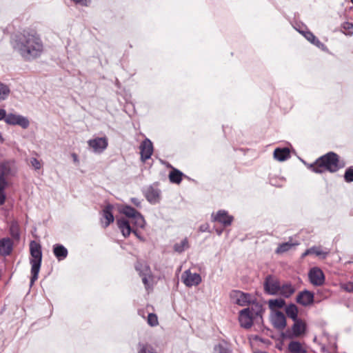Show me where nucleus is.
<instances>
[{"instance_id": "obj_1", "label": "nucleus", "mask_w": 353, "mask_h": 353, "mask_svg": "<svg viewBox=\"0 0 353 353\" xmlns=\"http://www.w3.org/2000/svg\"><path fill=\"white\" fill-rule=\"evenodd\" d=\"M14 48L26 61H32L41 56L43 45L34 30H24L16 36Z\"/></svg>"}, {"instance_id": "obj_2", "label": "nucleus", "mask_w": 353, "mask_h": 353, "mask_svg": "<svg viewBox=\"0 0 353 353\" xmlns=\"http://www.w3.org/2000/svg\"><path fill=\"white\" fill-rule=\"evenodd\" d=\"M341 168L339 157L334 152H327L319 157L314 163L307 165V168L316 174H322L325 172L334 173Z\"/></svg>"}, {"instance_id": "obj_3", "label": "nucleus", "mask_w": 353, "mask_h": 353, "mask_svg": "<svg viewBox=\"0 0 353 353\" xmlns=\"http://www.w3.org/2000/svg\"><path fill=\"white\" fill-rule=\"evenodd\" d=\"M264 311L263 306L260 303H253L252 306L241 310L239 313L240 325L245 329L250 328L254 319L262 318Z\"/></svg>"}, {"instance_id": "obj_4", "label": "nucleus", "mask_w": 353, "mask_h": 353, "mask_svg": "<svg viewBox=\"0 0 353 353\" xmlns=\"http://www.w3.org/2000/svg\"><path fill=\"white\" fill-rule=\"evenodd\" d=\"M30 252L31 255L30 259L31 264L30 285H32L38 279L41 265L42 251L40 243L32 241L30 243Z\"/></svg>"}, {"instance_id": "obj_5", "label": "nucleus", "mask_w": 353, "mask_h": 353, "mask_svg": "<svg viewBox=\"0 0 353 353\" xmlns=\"http://www.w3.org/2000/svg\"><path fill=\"white\" fill-rule=\"evenodd\" d=\"M121 212L131 219V223L137 228H143L145 226V219L141 214L130 205H123Z\"/></svg>"}, {"instance_id": "obj_6", "label": "nucleus", "mask_w": 353, "mask_h": 353, "mask_svg": "<svg viewBox=\"0 0 353 353\" xmlns=\"http://www.w3.org/2000/svg\"><path fill=\"white\" fill-rule=\"evenodd\" d=\"M230 296L234 303L242 307L252 306L253 303H259L256 299H253L250 294L240 290L232 291Z\"/></svg>"}, {"instance_id": "obj_7", "label": "nucleus", "mask_w": 353, "mask_h": 353, "mask_svg": "<svg viewBox=\"0 0 353 353\" xmlns=\"http://www.w3.org/2000/svg\"><path fill=\"white\" fill-rule=\"evenodd\" d=\"M280 281L272 275L265 277L263 283L264 292L269 295H277L280 290Z\"/></svg>"}, {"instance_id": "obj_8", "label": "nucleus", "mask_w": 353, "mask_h": 353, "mask_svg": "<svg viewBox=\"0 0 353 353\" xmlns=\"http://www.w3.org/2000/svg\"><path fill=\"white\" fill-rule=\"evenodd\" d=\"M308 279L313 286H322L325 281L323 270L319 267L312 268L308 272Z\"/></svg>"}, {"instance_id": "obj_9", "label": "nucleus", "mask_w": 353, "mask_h": 353, "mask_svg": "<svg viewBox=\"0 0 353 353\" xmlns=\"http://www.w3.org/2000/svg\"><path fill=\"white\" fill-rule=\"evenodd\" d=\"M4 121L8 125H19L23 129L28 128L30 125V121L27 117L12 113L6 114Z\"/></svg>"}, {"instance_id": "obj_10", "label": "nucleus", "mask_w": 353, "mask_h": 353, "mask_svg": "<svg viewBox=\"0 0 353 353\" xmlns=\"http://www.w3.org/2000/svg\"><path fill=\"white\" fill-rule=\"evenodd\" d=\"M88 146L95 153L103 152L108 145V139L106 137H96L88 141Z\"/></svg>"}, {"instance_id": "obj_11", "label": "nucleus", "mask_w": 353, "mask_h": 353, "mask_svg": "<svg viewBox=\"0 0 353 353\" xmlns=\"http://www.w3.org/2000/svg\"><path fill=\"white\" fill-rule=\"evenodd\" d=\"M211 219L212 221L219 222L224 227H228L232 224L234 217L230 215L226 210H220L215 214L213 213Z\"/></svg>"}, {"instance_id": "obj_12", "label": "nucleus", "mask_w": 353, "mask_h": 353, "mask_svg": "<svg viewBox=\"0 0 353 353\" xmlns=\"http://www.w3.org/2000/svg\"><path fill=\"white\" fill-rule=\"evenodd\" d=\"M273 327L279 331L283 330L286 327V318L281 311L274 312L270 317Z\"/></svg>"}, {"instance_id": "obj_13", "label": "nucleus", "mask_w": 353, "mask_h": 353, "mask_svg": "<svg viewBox=\"0 0 353 353\" xmlns=\"http://www.w3.org/2000/svg\"><path fill=\"white\" fill-rule=\"evenodd\" d=\"M141 160L145 162L148 159H150L153 154V144L152 141L146 138L141 143L140 146Z\"/></svg>"}, {"instance_id": "obj_14", "label": "nucleus", "mask_w": 353, "mask_h": 353, "mask_svg": "<svg viewBox=\"0 0 353 353\" xmlns=\"http://www.w3.org/2000/svg\"><path fill=\"white\" fill-rule=\"evenodd\" d=\"M183 283L188 287L198 285L201 282V276L198 273H192L190 270H185L182 275Z\"/></svg>"}, {"instance_id": "obj_15", "label": "nucleus", "mask_w": 353, "mask_h": 353, "mask_svg": "<svg viewBox=\"0 0 353 353\" xmlns=\"http://www.w3.org/2000/svg\"><path fill=\"white\" fill-rule=\"evenodd\" d=\"M113 206L110 204L107 205L102 210V218L101 223L103 228H108L114 222V218L112 213Z\"/></svg>"}, {"instance_id": "obj_16", "label": "nucleus", "mask_w": 353, "mask_h": 353, "mask_svg": "<svg viewBox=\"0 0 353 353\" xmlns=\"http://www.w3.org/2000/svg\"><path fill=\"white\" fill-rule=\"evenodd\" d=\"M296 302L303 306L312 305L314 302V293L307 290L300 292L296 296Z\"/></svg>"}, {"instance_id": "obj_17", "label": "nucleus", "mask_w": 353, "mask_h": 353, "mask_svg": "<svg viewBox=\"0 0 353 353\" xmlns=\"http://www.w3.org/2000/svg\"><path fill=\"white\" fill-rule=\"evenodd\" d=\"M161 191L159 189L152 186L148 187L145 191L144 195L150 203H157L160 201Z\"/></svg>"}, {"instance_id": "obj_18", "label": "nucleus", "mask_w": 353, "mask_h": 353, "mask_svg": "<svg viewBox=\"0 0 353 353\" xmlns=\"http://www.w3.org/2000/svg\"><path fill=\"white\" fill-rule=\"evenodd\" d=\"M294 323L292 327V334H288V338H293L294 336H299L303 334L306 328L305 323L303 322L301 319H297L294 321Z\"/></svg>"}, {"instance_id": "obj_19", "label": "nucleus", "mask_w": 353, "mask_h": 353, "mask_svg": "<svg viewBox=\"0 0 353 353\" xmlns=\"http://www.w3.org/2000/svg\"><path fill=\"white\" fill-rule=\"evenodd\" d=\"M13 249V242L8 238L0 239V253L4 256L10 255Z\"/></svg>"}, {"instance_id": "obj_20", "label": "nucleus", "mask_w": 353, "mask_h": 353, "mask_svg": "<svg viewBox=\"0 0 353 353\" xmlns=\"http://www.w3.org/2000/svg\"><path fill=\"white\" fill-rule=\"evenodd\" d=\"M117 225L120 229L123 236L128 237L132 233V228L130 226V223L125 219H120L117 220Z\"/></svg>"}, {"instance_id": "obj_21", "label": "nucleus", "mask_w": 353, "mask_h": 353, "mask_svg": "<svg viewBox=\"0 0 353 353\" xmlns=\"http://www.w3.org/2000/svg\"><path fill=\"white\" fill-rule=\"evenodd\" d=\"M295 292V288L290 282L280 284V290L278 294L285 298L290 297Z\"/></svg>"}, {"instance_id": "obj_22", "label": "nucleus", "mask_w": 353, "mask_h": 353, "mask_svg": "<svg viewBox=\"0 0 353 353\" xmlns=\"http://www.w3.org/2000/svg\"><path fill=\"white\" fill-rule=\"evenodd\" d=\"M134 268L140 276L152 274L149 265L145 261H137L134 265Z\"/></svg>"}, {"instance_id": "obj_23", "label": "nucleus", "mask_w": 353, "mask_h": 353, "mask_svg": "<svg viewBox=\"0 0 353 353\" xmlns=\"http://www.w3.org/2000/svg\"><path fill=\"white\" fill-rule=\"evenodd\" d=\"M53 253L59 261L65 259L68 254V250L61 244L53 245Z\"/></svg>"}, {"instance_id": "obj_24", "label": "nucleus", "mask_w": 353, "mask_h": 353, "mask_svg": "<svg viewBox=\"0 0 353 353\" xmlns=\"http://www.w3.org/2000/svg\"><path fill=\"white\" fill-rule=\"evenodd\" d=\"M274 157L276 160L283 161L290 158V150L288 148H276L274 151Z\"/></svg>"}, {"instance_id": "obj_25", "label": "nucleus", "mask_w": 353, "mask_h": 353, "mask_svg": "<svg viewBox=\"0 0 353 353\" xmlns=\"http://www.w3.org/2000/svg\"><path fill=\"white\" fill-rule=\"evenodd\" d=\"M288 350L290 353H306V349L296 341H292L288 344Z\"/></svg>"}, {"instance_id": "obj_26", "label": "nucleus", "mask_w": 353, "mask_h": 353, "mask_svg": "<svg viewBox=\"0 0 353 353\" xmlns=\"http://www.w3.org/2000/svg\"><path fill=\"white\" fill-rule=\"evenodd\" d=\"M183 175L180 170L173 168L169 174V180L172 183L179 184L182 181Z\"/></svg>"}, {"instance_id": "obj_27", "label": "nucleus", "mask_w": 353, "mask_h": 353, "mask_svg": "<svg viewBox=\"0 0 353 353\" xmlns=\"http://www.w3.org/2000/svg\"><path fill=\"white\" fill-rule=\"evenodd\" d=\"M299 245V243H290V242H285L281 244H279L277 248L276 249L275 252L276 254H283L284 252H286L291 250L293 247Z\"/></svg>"}, {"instance_id": "obj_28", "label": "nucleus", "mask_w": 353, "mask_h": 353, "mask_svg": "<svg viewBox=\"0 0 353 353\" xmlns=\"http://www.w3.org/2000/svg\"><path fill=\"white\" fill-rule=\"evenodd\" d=\"M285 313L287 316L292 319L293 321L297 320L298 319V308L294 303L288 305L285 307Z\"/></svg>"}, {"instance_id": "obj_29", "label": "nucleus", "mask_w": 353, "mask_h": 353, "mask_svg": "<svg viewBox=\"0 0 353 353\" xmlns=\"http://www.w3.org/2000/svg\"><path fill=\"white\" fill-rule=\"evenodd\" d=\"M299 32L305 37V38L307 41L311 42L312 44H314L316 46H319L321 44V43L319 40V39L316 38L312 32H310V31H299Z\"/></svg>"}, {"instance_id": "obj_30", "label": "nucleus", "mask_w": 353, "mask_h": 353, "mask_svg": "<svg viewBox=\"0 0 353 353\" xmlns=\"http://www.w3.org/2000/svg\"><path fill=\"white\" fill-rule=\"evenodd\" d=\"M285 304V301L282 299H270L268 301V305L271 310H274L276 308H282Z\"/></svg>"}, {"instance_id": "obj_31", "label": "nucleus", "mask_w": 353, "mask_h": 353, "mask_svg": "<svg viewBox=\"0 0 353 353\" xmlns=\"http://www.w3.org/2000/svg\"><path fill=\"white\" fill-rule=\"evenodd\" d=\"M189 248V243L187 238L183 239L180 243L174 245V250L178 253L183 252Z\"/></svg>"}, {"instance_id": "obj_32", "label": "nucleus", "mask_w": 353, "mask_h": 353, "mask_svg": "<svg viewBox=\"0 0 353 353\" xmlns=\"http://www.w3.org/2000/svg\"><path fill=\"white\" fill-rule=\"evenodd\" d=\"M10 94V88L8 85L0 83V101L5 100Z\"/></svg>"}, {"instance_id": "obj_33", "label": "nucleus", "mask_w": 353, "mask_h": 353, "mask_svg": "<svg viewBox=\"0 0 353 353\" xmlns=\"http://www.w3.org/2000/svg\"><path fill=\"white\" fill-rule=\"evenodd\" d=\"M309 250H312L310 251L311 254H314L316 256L322 257L323 259H325L328 254V252L323 251L320 247L312 246V248H309Z\"/></svg>"}, {"instance_id": "obj_34", "label": "nucleus", "mask_w": 353, "mask_h": 353, "mask_svg": "<svg viewBox=\"0 0 353 353\" xmlns=\"http://www.w3.org/2000/svg\"><path fill=\"white\" fill-rule=\"evenodd\" d=\"M140 350L139 353H157L154 348L148 344L139 343Z\"/></svg>"}, {"instance_id": "obj_35", "label": "nucleus", "mask_w": 353, "mask_h": 353, "mask_svg": "<svg viewBox=\"0 0 353 353\" xmlns=\"http://www.w3.org/2000/svg\"><path fill=\"white\" fill-rule=\"evenodd\" d=\"M141 277L142 278V281L143 283L144 284L145 289H150L152 286V285H150V282L152 281L154 279L152 274H151L150 275H145Z\"/></svg>"}, {"instance_id": "obj_36", "label": "nucleus", "mask_w": 353, "mask_h": 353, "mask_svg": "<svg viewBox=\"0 0 353 353\" xmlns=\"http://www.w3.org/2000/svg\"><path fill=\"white\" fill-rule=\"evenodd\" d=\"M331 294V292L328 288H321L316 292V295L320 296L321 299H324L328 298Z\"/></svg>"}, {"instance_id": "obj_37", "label": "nucleus", "mask_w": 353, "mask_h": 353, "mask_svg": "<svg viewBox=\"0 0 353 353\" xmlns=\"http://www.w3.org/2000/svg\"><path fill=\"white\" fill-rule=\"evenodd\" d=\"M147 321L152 327L156 326L159 323L157 316L154 313H150L148 314Z\"/></svg>"}, {"instance_id": "obj_38", "label": "nucleus", "mask_w": 353, "mask_h": 353, "mask_svg": "<svg viewBox=\"0 0 353 353\" xmlns=\"http://www.w3.org/2000/svg\"><path fill=\"white\" fill-rule=\"evenodd\" d=\"M214 350V353H230L229 348L221 343L216 345Z\"/></svg>"}, {"instance_id": "obj_39", "label": "nucleus", "mask_w": 353, "mask_h": 353, "mask_svg": "<svg viewBox=\"0 0 353 353\" xmlns=\"http://www.w3.org/2000/svg\"><path fill=\"white\" fill-rule=\"evenodd\" d=\"M345 181L347 183L353 181V168H348L344 174Z\"/></svg>"}, {"instance_id": "obj_40", "label": "nucleus", "mask_w": 353, "mask_h": 353, "mask_svg": "<svg viewBox=\"0 0 353 353\" xmlns=\"http://www.w3.org/2000/svg\"><path fill=\"white\" fill-rule=\"evenodd\" d=\"M342 28L345 30L347 31V32L345 33V34H347V35L352 34L353 32H351L350 30H352L353 29V23L345 21L342 24Z\"/></svg>"}, {"instance_id": "obj_41", "label": "nucleus", "mask_w": 353, "mask_h": 353, "mask_svg": "<svg viewBox=\"0 0 353 353\" xmlns=\"http://www.w3.org/2000/svg\"><path fill=\"white\" fill-rule=\"evenodd\" d=\"M30 163L36 170L41 168V162L36 158H31Z\"/></svg>"}, {"instance_id": "obj_42", "label": "nucleus", "mask_w": 353, "mask_h": 353, "mask_svg": "<svg viewBox=\"0 0 353 353\" xmlns=\"http://www.w3.org/2000/svg\"><path fill=\"white\" fill-rule=\"evenodd\" d=\"M10 234L12 237H14L15 239L19 238V229L17 225H12L10 227Z\"/></svg>"}, {"instance_id": "obj_43", "label": "nucleus", "mask_w": 353, "mask_h": 353, "mask_svg": "<svg viewBox=\"0 0 353 353\" xmlns=\"http://www.w3.org/2000/svg\"><path fill=\"white\" fill-rule=\"evenodd\" d=\"M7 184L8 183L4 177V174L0 173V190H5Z\"/></svg>"}, {"instance_id": "obj_44", "label": "nucleus", "mask_w": 353, "mask_h": 353, "mask_svg": "<svg viewBox=\"0 0 353 353\" xmlns=\"http://www.w3.org/2000/svg\"><path fill=\"white\" fill-rule=\"evenodd\" d=\"M342 288L346 292H353V283L349 282L347 283H344L342 285Z\"/></svg>"}, {"instance_id": "obj_45", "label": "nucleus", "mask_w": 353, "mask_h": 353, "mask_svg": "<svg viewBox=\"0 0 353 353\" xmlns=\"http://www.w3.org/2000/svg\"><path fill=\"white\" fill-rule=\"evenodd\" d=\"M77 4H81V6H88L90 3V0H72Z\"/></svg>"}, {"instance_id": "obj_46", "label": "nucleus", "mask_w": 353, "mask_h": 353, "mask_svg": "<svg viewBox=\"0 0 353 353\" xmlns=\"http://www.w3.org/2000/svg\"><path fill=\"white\" fill-rule=\"evenodd\" d=\"M6 195L4 190H0V205L5 203Z\"/></svg>"}, {"instance_id": "obj_47", "label": "nucleus", "mask_w": 353, "mask_h": 353, "mask_svg": "<svg viewBox=\"0 0 353 353\" xmlns=\"http://www.w3.org/2000/svg\"><path fill=\"white\" fill-rule=\"evenodd\" d=\"M131 202L137 207H141V201L137 198H132Z\"/></svg>"}, {"instance_id": "obj_48", "label": "nucleus", "mask_w": 353, "mask_h": 353, "mask_svg": "<svg viewBox=\"0 0 353 353\" xmlns=\"http://www.w3.org/2000/svg\"><path fill=\"white\" fill-rule=\"evenodd\" d=\"M6 116V111L4 109L0 108V121L5 120Z\"/></svg>"}, {"instance_id": "obj_49", "label": "nucleus", "mask_w": 353, "mask_h": 353, "mask_svg": "<svg viewBox=\"0 0 353 353\" xmlns=\"http://www.w3.org/2000/svg\"><path fill=\"white\" fill-rule=\"evenodd\" d=\"M209 226L208 224L201 225L199 228L200 231L206 232L208 229Z\"/></svg>"}, {"instance_id": "obj_50", "label": "nucleus", "mask_w": 353, "mask_h": 353, "mask_svg": "<svg viewBox=\"0 0 353 353\" xmlns=\"http://www.w3.org/2000/svg\"><path fill=\"white\" fill-rule=\"evenodd\" d=\"M312 250H309V249H307L302 254H301V258L302 259H304L306 256L309 255V254H311V251Z\"/></svg>"}, {"instance_id": "obj_51", "label": "nucleus", "mask_w": 353, "mask_h": 353, "mask_svg": "<svg viewBox=\"0 0 353 353\" xmlns=\"http://www.w3.org/2000/svg\"><path fill=\"white\" fill-rule=\"evenodd\" d=\"M72 157L73 161H74V162H77V163H78V162H79V159H78V156H77V154H75V153H72Z\"/></svg>"}, {"instance_id": "obj_52", "label": "nucleus", "mask_w": 353, "mask_h": 353, "mask_svg": "<svg viewBox=\"0 0 353 353\" xmlns=\"http://www.w3.org/2000/svg\"><path fill=\"white\" fill-rule=\"evenodd\" d=\"M132 233H134L137 236L139 237V234L137 232V231L134 229H132Z\"/></svg>"}, {"instance_id": "obj_53", "label": "nucleus", "mask_w": 353, "mask_h": 353, "mask_svg": "<svg viewBox=\"0 0 353 353\" xmlns=\"http://www.w3.org/2000/svg\"><path fill=\"white\" fill-rule=\"evenodd\" d=\"M217 233H218V234H219V235L221 234V233H222V230L217 231Z\"/></svg>"}, {"instance_id": "obj_54", "label": "nucleus", "mask_w": 353, "mask_h": 353, "mask_svg": "<svg viewBox=\"0 0 353 353\" xmlns=\"http://www.w3.org/2000/svg\"><path fill=\"white\" fill-rule=\"evenodd\" d=\"M351 2H352V4H353V0H351Z\"/></svg>"}]
</instances>
